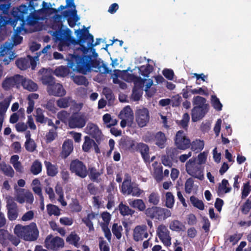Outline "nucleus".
Listing matches in <instances>:
<instances>
[{
    "mask_svg": "<svg viewBox=\"0 0 251 251\" xmlns=\"http://www.w3.org/2000/svg\"><path fill=\"white\" fill-rule=\"evenodd\" d=\"M146 217L152 220L162 221L171 216V211L166 208L157 206L148 207L145 211Z\"/></svg>",
    "mask_w": 251,
    "mask_h": 251,
    "instance_id": "obj_6",
    "label": "nucleus"
},
{
    "mask_svg": "<svg viewBox=\"0 0 251 251\" xmlns=\"http://www.w3.org/2000/svg\"><path fill=\"white\" fill-rule=\"evenodd\" d=\"M77 39L74 38L71 35L67 34L65 35L64 31H57L54 32L55 38L59 41L58 48L59 50H62L63 47H69L71 45H79L80 47L75 51H80L82 54L81 56L86 55L90 49L100 44V39L97 38L94 43V37L89 33V30L83 26V29H78L75 31Z\"/></svg>",
    "mask_w": 251,
    "mask_h": 251,
    "instance_id": "obj_1",
    "label": "nucleus"
},
{
    "mask_svg": "<svg viewBox=\"0 0 251 251\" xmlns=\"http://www.w3.org/2000/svg\"><path fill=\"white\" fill-rule=\"evenodd\" d=\"M155 144L160 149L165 148L167 142V138L165 133L161 131L157 132L154 135Z\"/></svg>",
    "mask_w": 251,
    "mask_h": 251,
    "instance_id": "obj_24",
    "label": "nucleus"
},
{
    "mask_svg": "<svg viewBox=\"0 0 251 251\" xmlns=\"http://www.w3.org/2000/svg\"><path fill=\"white\" fill-rule=\"evenodd\" d=\"M162 163L165 166L171 167L173 165V162H175L166 154L163 155L161 157Z\"/></svg>",
    "mask_w": 251,
    "mask_h": 251,
    "instance_id": "obj_62",
    "label": "nucleus"
},
{
    "mask_svg": "<svg viewBox=\"0 0 251 251\" xmlns=\"http://www.w3.org/2000/svg\"><path fill=\"white\" fill-rule=\"evenodd\" d=\"M118 209L120 213L123 216H132L135 213V210L130 208L128 206L124 204L122 202L119 204Z\"/></svg>",
    "mask_w": 251,
    "mask_h": 251,
    "instance_id": "obj_30",
    "label": "nucleus"
},
{
    "mask_svg": "<svg viewBox=\"0 0 251 251\" xmlns=\"http://www.w3.org/2000/svg\"><path fill=\"white\" fill-rule=\"evenodd\" d=\"M175 203V197L170 192H168L165 194V205L168 208H172Z\"/></svg>",
    "mask_w": 251,
    "mask_h": 251,
    "instance_id": "obj_38",
    "label": "nucleus"
},
{
    "mask_svg": "<svg viewBox=\"0 0 251 251\" xmlns=\"http://www.w3.org/2000/svg\"><path fill=\"white\" fill-rule=\"evenodd\" d=\"M35 11L34 6L32 1H30L28 6L22 5L19 7L13 8L11 15L14 18V22L21 21L24 24L26 21L30 23L33 17L31 15Z\"/></svg>",
    "mask_w": 251,
    "mask_h": 251,
    "instance_id": "obj_5",
    "label": "nucleus"
},
{
    "mask_svg": "<svg viewBox=\"0 0 251 251\" xmlns=\"http://www.w3.org/2000/svg\"><path fill=\"white\" fill-rule=\"evenodd\" d=\"M41 81L44 85L47 86V87H50L55 82L54 77L50 74L43 75L41 77Z\"/></svg>",
    "mask_w": 251,
    "mask_h": 251,
    "instance_id": "obj_36",
    "label": "nucleus"
},
{
    "mask_svg": "<svg viewBox=\"0 0 251 251\" xmlns=\"http://www.w3.org/2000/svg\"><path fill=\"white\" fill-rule=\"evenodd\" d=\"M119 145L122 148L128 150L131 152H135L136 142L135 140L129 137H123L119 141Z\"/></svg>",
    "mask_w": 251,
    "mask_h": 251,
    "instance_id": "obj_19",
    "label": "nucleus"
},
{
    "mask_svg": "<svg viewBox=\"0 0 251 251\" xmlns=\"http://www.w3.org/2000/svg\"><path fill=\"white\" fill-rule=\"evenodd\" d=\"M135 116L136 122L139 127H144L149 122L150 113L147 108L137 109L135 111Z\"/></svg>",
    "mask_w": 251,
    "mask_h": 251,
    "instance_id": "obj_12",
    "label": "nucleus"
},
{
    "mask_svg": "<svg viewBox=\"0 0 251 251\" xmlns=\"http://www.w3.org/2000/svg\"><path fill=\"white\" fill-rule=\"evenodd\" d=\"M211 104L213 108L217 111L222 110L223 105L221 103L219 99L215 96H211Z\"/></svg>",
    "mask_w": 251,
    "mask_h": 251,
    "instance_id": "obj_52",
    "label": "nucleus"
},
{
    "mask_svg": "<svg viewBox=\"0 0 251 251\" xmlns=\"http://www.w3.org/2000/svg\"><path fill=\"white\" fill-rule=\"evenodd\" d=\"M14 233L25 241H34L39 236V231L35 223L32 222L27 226L18 224L15 226Z\"/></svg>",
    "mask_w": 251,
    "mask_h": 251,
    "instance_id": "obj_3",
    "label": "nucleus"
},
{
    "mask_svg": "<svg viewBox=\"0 0 251 251\" xmlns=\"http://www.w3.org/2000/svg\"><path fill=\"white\" fill-rule=\"evenodd\" d=\"M142 94L143 91L142 89L134 87L132 89L131 98L134 101H138L141 98Z\"/></svg>",
    "mask_w": 251,
    "mask_h": 251,
    "instance_id": "obj_50",
    "label": "nucleus"
},
{
    "mask_svg": "<svg viewBox=\"0 0 251 251\" xmlns=\"http://www.w3.org/2000/svg\"><path fill=\"white\" fill-rule=\"evenodd\" d=\"M156 234L164 246L166 247L171 246L172 238L170 231L165 225L161 224L158 226L156 229Z\"/></svg>",
    "mask_w": 251,
    "mask_h": 251,
    "instance_id": "obj_14",
    "label": "nucleus"
},
{
    "mask_svg": "<svg viewBox=\"0 0 251 251\" xmlns=\"http://www.w3.org/2000/svg\"><path fill=\"white\" fill-rule=\"evenodd\" d=\"M45 246L49 250L57 251L64 246V240L58 236L53 237L51 234L47 236L45 240Z\"/></svg>",
    "mask_w": 251,
    "mask_h": 251,
    "instance_id": "obj_11",
    "label": "nucleus"
},
{
    "mask_svg": "<svg viewBox=\"0 0 251 251\" xmlns=\"http://www.w3.org/2000/svg\"><path fill=\"white\" fill-rule=\"evenodd\" d=\"M129 204L133 208L137 209L139 211H145L146 206L145 203L142 199H135L128 201Z\"/></svg>",
    "mask_w": 251,
    "mask_h": 251,
    "instance_id": "obj_26",
    "label": "nucleus"
},
{
    "mask_svg": "<svg viewBox=\"0 0 251 251\" xmlns=\"http://www.w3.org/2000/svg\"><path fill=\"white\" fill-rule=\"evenodd\" d=\"M181 97L179 95H176L173 96L171 100V105L173 107L178 106L181 102Z\"/></svg>",
    "mask_w": 251,
    "mask_h": 251,
    "instance_id": "obj_63",
    "label": "nucleus"
},
{
    "mask_svg": "<svg viewBox=\"0 0 251 251\" xmlns=\"http://www.w3.org/2000/svg\"><path fill=\"white\" fill-rule=\"evenodd\" d=\"M67 67L60 66L55 70L57 76H66L70 73V69L73 72H77L82 74H86L91 69L90 55L81 56L75 51L73 54L69 53L67 56Z\"/></svg>",
    "mask_w": 251,
    "mask_h": 251,
    "instance_id": "obj_2",
    "label": "nucleus"
},
{
    "mask_svg": "<svg viewBox=\"0 0 251 251\" xmlns=\"http://www.w3.org/2000/svg\"><path fill=\"white\" fill-rule=\"evenodd\" d=\"M190 120V116L188 113H185L183 115L182 119L177 124L184 129H187Z\"/></svg>",
    "mask_w": 251,
    "mask_h": 251,
    "instance_id": "obj_54",
    "label": "nucleus"
},
{
    "mask_svg": "<svg viewBox=\"0 0 251 251\" xmlns=\"http://www.w3.org/2000/svg\"><path fill=\"white\" fill-rule=\"evenodd\" d=\"M73 142L72 140H65L62 145V156L66 158L73 151Z\"/></svg>",
    "mask_w": 251,
    "mask_h": 251,
    "instance_id": "obj_23",
    "label": "nucleus"
},
{
    "mask_svg": "<svg viewBox=\"0 0 251 251\" xmlns=\"http://www.w3.org/2000/svg\"><path fill=\"white\" fill-rule=\"evenodd\" d=\"M139 152L145 162H148L150 160V148L147 144L140 142L136 144L135 152Z\"/></svg>",
    "mask_w": 251,
    "mask_h": 251,
    "instance_id": "obj_20",
    "label": "nucleus"
},
{
    "mask_svg": "<svg viewBox=\"0 0 251 251\" xmlns=\"http://www.w3.org/2000/svg\"><path fill=\"white\" fill-rule=\"evenodd\" d=\"M87 121V117L84 113L73 112L68 119V125L71 129L82 128L85 126Z\"/></svg>",
    "mask_w": 251,
    "mask_h": 251,
    "instance_id": "obj_7",
    "label": "nucleus"
},
{
    "mask_svg": "<svg viewBox=\"0 0 251 251\" xmlns=\"http://www.w3.org/2000/svg\"><path fill=\"white\" fill-rule=\"evenodd\" d=\"M149 236L148 227L145 225H138L133 232V238L136 242L141 241Z\"/></svg>",
    "mask_w": 251,
    "mask_h": 251,
    "instance_id": "obj_15",
    "label": "nucleus"
},
{
    "mask_svg": "<svg viewBox=\"0 0 251 251\" xmlns=\"http://www.w3.org/2000/svg\"><path fill=\"white\" fill-rule=\"evenodd\" d=\"M194 180L192 178H188L185 183V191L186 193L190 194L193 189Z\"/></svg>",
    "mask_w": 251,
    "mask_h": 251,
    "instance_id": "obj_60",
    "label": "nucleus"
},
{
    "mask_svg": "<svg viewBox=\"0 0 251 251\" xmlns=\"http://www.w3.org/2000/svg\"><path fill=\"white\" fill-rule=\"evenodd\" d=\"M10 104V100L4 99L0 102V114L4 116V113L6 112Z\"/></svg>",
    "mask_w": 251,
    "mask_h": 251,
    "instance_id": "obj_59",
    "label": "nucleus"
},
{
    "mask_svg": "<svg viewBox=\"0 0 251 251\" xmlns=\"http://www.w3.org/2000/svg\"><path fill=\"white\" fill-rule=\"evenodd\" d=\"M1 170L6 176L12 177L14 175V170L9 165H7L5 163L1 165Z\"/></svg>",
    "mask_w": 251,
    "mask_h": 251,
    "instance_id": "obj_48",
    "label": "nucleus"
},
{
    "mask_svg": "<svg viewBox=\"0 0 251 251\" xmlns=\"http://www.w3.org/2000/svg\"><path fill=\"white\" fill-rule=\"evenodd\" d=\"M153 67L148 64L146 66H141L139 70L141 75L145 77H149L150 74L153 71Z\"/></svg>",
    "mask_w": 251,
    "mask_h": 251,
    "instance_id": "obj_43",
    "label": "nucleus"
},
{
    "mask_svg": "<svg viewBox=\"0 0 251 251\" xmlns=\"http://www.w3.org/2000/svg\"><path fill=\"white\" fill-rule=\"evenodd\" d=\"M70 171L76 176L84 178L88 175V171L84 163L78 159L72 160L70 164Z\"/></svg>",
    "mask_w": 251,
    "mask_h": 251,
    "instance_id": "obj_9",
    "label": "nucleus"
},
{
    "mask_svg": "<svg viewBox=\"0 0 251 251\" xmlns=\"http://www.w3.org/2000/svg\"><path fill=\"white\" fill-rule=\"evenodd\" d=\"M71 78L74 82L77 85H84L87 87L89 84V81L85 76L74 75Z\"/></svg>",
    "mask_w": 251,
    "mask_h": 251,
    "instance_id": "obj_31",
    "label": "nucleus"
},
{
    "mask_svg": "<svg viewBox=\"0 0 251 251\" xmlns=\"http://www.w3.org/2000/svg\"><path fill=\"white\" fill-rule=\"evenodd\" d=\"M87 171L89 177L91 181L96 183L101 181L102 179L100 176L103 173L102 169L99 171L95 167H90Z\"/></svg>",
    "mask_w": 251,
    "mask_h": 251,
    "instance_id": "obj_21",
    "label": "nucleus"
},
{
    "mask_svg": "<svg viewBox=\"0 0 251 251\" xmlns=\"http://www.w3.org/2000/svg\"><path fill=\"white\" fill-rule=\"evenodd\" d=\"M14 45L11 42H6L0 47V56H3L10 53Z\"/></svg>",
    "mask_w": 251,
    "mask_h": 251,
    "instance_id": "obj_34",
    "label": "nucleus"
},
{
    "mask_svg": "<svg viewBox=\"0 0 251 251\" xmlns=\"http://www.w3.org/2000/svg\"><path fill=\"white\" fill-rule=\"evenodd\" d=\"M85 141L82 145V150L85 152H89L94 144V141L89 136H85Z\"/></svg>",
    "mask_w": 251,
    "mask_h": 251,
    "instance_id": "obj_47",
    "label": "nucleus"
},
{
    "mask_svg": "<svg viewBox=\"0 0 251 251\" xmlns=\"http://www.w3.org/2000/svg\"><path fill=\"white\" fill-rule=\"evenodd\" d=\"M192 103L194 107L191 110L192 120L196 122L202 119L208 112L209 104L205 98L199 96L194 97Z\"/></svg>",
    "mask_w": 251,
    "mask_h": 251,
    "instance_id": "obj_4",
    "label": "nucleus"
},
{
    "mask_svg": "<svg viewBox=\"0 0 251 251\" xmlns=\"http://www.w3.org/2000/svg\"><path fill=\"white\" fill-rule=\"evenodd\" d=\"M47 210L49 215L58 216L60 214V209L56 205L49 204L47 205Z\"/></svg>",
    "mask_w": 251,
    "mask_h": 251,
    "instance_id": "obj_46",
    "label": "nucleus"
},
{
    "mask_svg": "<svg viewBox=\"0 0 251 251\" xmlns=\"http://www.w3.org/2000/svg\"><path fill=\"white\" fill-rule=\"evenodd\" d=\"M87 133L98 142L101 139V132L96 124L89 123L86 128Z\"/></svg>",
    "mask_w": 251,
    "mask_h": 251,
    "instance_id": "obj_18",
    "label": "nucleus"
},
{
    "mask_svg": "<svg viewBox=\"0 0 251 251\" xmlns=\"http://www.w3.org/2000/svg\"><path fill=\"white\" fill-rule=\"evenodd\" d=\"M169 228L173 231H184L185 229V226L178 220L172 221L170 225Z\"/></svg>",
    "mask_w": 251,
    "mask_h": 251,
    "instance_id": "obj_32",
    "label": "nucleus"
},
{
    "mask_svg": "<svg viewBox=\"0 0 251 251\" xmlns=\"http://www.w3.org/2000/svg\"><path fill=\"white\" fill-rule=\"evenodd\" d=\"M190 201L192 205L201 210L204 208V205L202 201L199 200L196 197L192 196L190 198Z\"/></svg>",
    "mask_w": 251,
    "mask_h": 251,
    "instance_id": "obj_45",
    "label": "nucleus"
},
{
    "mask_svg": "<svg viewBox=\"0 0 251 251\" xmlns=\"http://www.w3.org/2000/svg\"><path fill=\"white\" fill-rule=\"evenodd\" d=\"M251 191V186L250 181H248L244 184L241 193L242 199H245L250 193Z\"/></svg>",
    "mask_w": 251,
    "mask_h": 251,
    "instance_id": "obj_55",
    "label": "nucleus"
},
{
    "mask_svg": "<svg viewBox=\"0 0 251 251\" xmlns=\"http://www.w3.org/2000/svg\"><path fill=\"white\" fill-rule=\"evenodd\" d=\"M204 146V143L203 140L196 139L191 143V149L194 151L200 152L202 151Z\"/></svg>",
    "mask_w": 251,
    "mask_h": 251,
    "instance_id": "obj_35",
    "label": "nucleus"
},
{
    "mask_svg": "<svg viewBox=\"0 0 251 251\" xmlns=\"http://www.w3.org/2000/svg\"><path fill=\"white\" fill-rule=\"evenodd\" d=\"M87 189L89 193L94 196H96L100 193V191L94 183H90L87 186Z\"/></svg>",
    "mask_w": 251,
    "mask_h": 251,
    "instance_id": "obj_53",
    "label": "nucleus"
},
{
    "mask_svg": "<svg viewBox=\"0 0 251 251\" xmlns=\"http://www.w3.org/2000/svg\"><path fill=\"white\" fill-rule=\"evenodd\" d=\"M130 188L126 193L128 195H131L135 197H139L143 193V190L140 189L135 183Z\"/></svg>",
    "mask_w": 251,
    "mask_h": 251,
    "instance_id": "obj_39",
    "label": "nucleus"
},
{
    "mask_svg": "<svg viewBox=\"0 0 251 251\" xmlns=\"http://www.w3.org/2000/svg\"><path fill=\"white\" fill-rule=\"evenodd\" d=\"M44 164L46 168L47 174L48 176L53 177L58 173V167L56 165L52 164L50 162L45 161Z\"/></svg>",
    "mask_w": 251,
    "mask_h": 251,
    "instance_id": "obj_29",
    "label": "nucleus"
},
{
    "mask_svg": "<svg viewBox=\"0 0 251 251\" xmlns=\"http://www.w3.org/2000/svg\"><path fill=\"white\" fill-rule=\"evenodd\" d=\"M47 90L50 95L55 97H63L66 93L62 84L55 82L50 87H47Z\"/></svg>",
    "mask_w": 251,
    "mask_h": 251,
    "instance_id": "obj_17",
    "label": "nucleus"
},
{
    "mask_svg": "<svg viewBox=\"0 0 251 251\" xmlns=\"http://www.w3.org/2000/svg\"><path fill=\"white\" fill-rule=\"evenodd\" d=\"M93 67H98L99 69H100L102 68V70L101 71V73L104 74H108L111 71L108 69V68L107 67L106 65L104 63L102 62L101 64L99 61L96 60L94 62ZM101 71V70H100Z\"/></svg>",
    "mask_w": 251,
    "mask_h": 251,
    "instance_id": "obj_57",
    "label": "nucleus"
},
{
    "mask_svg": "<svg viewBox=\"0 0 251 251\" xmlns=\"http://www.w3.org/2000/svg\"><path fill=\"white\" fill-rule=\"evenodd\" d=\"M229 184L227 180L223 179L221 183L219 184L217 193L219 196L223 194L229 193L231 190V187H229Z\"/></svg>",
    "mask_w": 251,
    "mask_h": 251,
    "instance_id": "obj_25",
    "label": "nucleus"
},
{
    "mask_svg": "<svg viewBox=\"0 0 251 251\" xmlns=\"http://www.w3.org/2000/svg\"><path fill=\"white\" fill-rule=\"evenodd\" d=\"M42 165L38 160L34 161L31 166V172L34 175L39 174L42 171Z\"/></svg>",
    "mask_w": 251,
    "mask_h": 251,
    "instance_id": "obj_42",
    "label": "nucleus"
},
{
    "mask_svg": "<svg viewBox=\"0 0 251 251\" xmlns=\"http://www.w3.org/2000/svg\"><path fill=\"white\" fill-rule=\"evenodd\" d=\"M127 78L131 81H133L134 83V86L139 89H142L143 87L144 82L147 79H142L140 76H137L134 74H128Z\"/></svg>",
    "mask_w": 251,
    "mask_h": 251,
    "instance_id": "obj_28",
    "label": "nucleus"
},
{
    "mask_svg": "<svg viewBox=\"0 0 251 251\" xmlns=\"http://www.w3.org/2000/svg\"><path fill=\"white\" fill-rule=\"evenodd\" d=\"M16 64L18 68L22 70H25L30 67L29 60L25 58L17 59L16 61Z\"/></svg>",
    "mask_w": 251,
    "mask_h": 251,
    "instance_id": "obj_37",
    "label": "nucleus"
},
{
    "mask_svg": "<svg viewBox=\"0 0 251 251\" xmlns=\"http://www.w3.org/2000/svg\"><path fill=\"white\" fill-rule=\"evenodd\" d=\"M62 19V16L61 15H59V14H55L53 17L54 22H53V24L52 25L53 28H55L54 27H56V26L58 28V30H57L53 32V35L54 37H55V36H54L55 32L59 31V30L63 31V29H61L62 26L63 25ZM63 31H64L65 32V35L67 34L71 35L70 33L71 32L70 29H68L67 31H65L64 30H63Z\"/></svg>",
    "mask_w": 251,
    "mask_h": 251,
    "instance_id": "obj_27",
    "label": "nucleus"
},
{
    "mask_svg": "<svg viewBox=\"0 0 251 251\" xmlns=\"http://www.w3.org/2000/svg\"><path fill=\"white\" fill-rule=\"evenodd\" d=\"M162 74L168 80H172L174 78V73L171 69H165L163 70Z\"/></svg>",
    "mask_w": 251,
    "mask_h": 251,
    "instance_id": "obj_64",
    "label": "nucleus"
},
{
    "mask_svg": "<svg viewBox=\"0 0 251 251\" xmlns=\"http://www.w3.org/2000/svg\"><path fill=\"white\" fill-rule=\"evenodd\" d=\"M123 227L121 225H118L117 223H114L112 227V232L113 235L118 240L122 237V232L123 231Z\"/></svg>",
    "mask_w": 251,
    "mask_h": 251,
    "instance_id": "obj_40",
    "label": "nucleus"
},
{
    "mask_svg": "<svg viewBox=\"0 0 251 251\" xmlns=\"http://www.w3.org/2000/svg\"><path fill=\"white\" fill-rule=\"evenodd\" d=\"M179 149L177 147L171 148L170 149H166V155H167L171 159H172L174 161H176L177 156L179 154Z\"/></svg>",
    "mask_w": 251,
    "mask_h": 251,
    "instance_id": "obj_41",
    "label": "nucleus"
},
{
    "mask_svg": "<svg viewBox=\"0 0 251 251\" xmlns=\"http://www.w3.org/2000/svg\"><path fill=\"white\" fill-rule=\"evenodd\" d=\"M241 211L242 214L247 215L251 209V198H249L241 206Z\"/></svg>",
    "mask_w": 251,
    "mask_h": 251,
    "instance_id": "obj_49",
    "label": "nucleus"
},
{
    "mask_svg": "<svg viewBox=\"0 0 251 251\" xmlns=\"http://www.w3.org/2000/svg\"><path fill=\"white\" fill-rule=\"evenodd\" d=\"M79 240L80 237L75 232H71L66 238L67 242L76 248H78L79 246Z\"/></svg>",
    "mask_w": 251,
    "mask_h": 251,
    "instance_id": "obj_33",
    "label": "nucleus"
},
{
    "mask_svg": "<svg viewBox=\"0 0 251 251\" xmlns=\"http://www.w3.org/2000/svg\"><path fill=\"white\" fill-rule=\"evenodd\" d=\"M22 80V75H15L10 77H6L2 83V87L5 91H8L13 87L20 88Z\"/></svg>",
    "mask_w": 251,
    "mask_h": 251,
    "instance_id": "obj_13",
    "label": "nucleus"
},
{
    "mask_svg": "<svg viewBox=\"0 0 251 251\" xmlns=\"http://www.w3.org/2000/svg\"><path fill=\"white\" fill-rule=\"evenodd\" d=\"M69 113L65 110H62L57 114V118L63 123H66L69 118Z\"/></svg>",
    "mask_w": 251,
    "mask_h": 251,
    "instance_id": "obj_61",
    "label": "nucleus"
},
{
    "mask_svg": "<svg viewBox=\"0 0 251 251\" xmlns=\"http://www.w3.org/2000/svg\"><path fill=\"white\" fill-rule=\"evenodd\" d=\"M25 147L27 151L32 152L35 151L37 146L35 142L33 140L28 142H25Z\"/></svg>",
    "mask_w": 251,
    "mask_h": 251,
    "instance_id": "obj_58",
    "label": "nucleus"
},
{
    "mask_svg": "<svg viewBox=\"0 0 251 251\" xmlns=\"http://www.w3.org/2000/svg\"><path fill=\"white\" fill-rule=\"evenodd\" d=\"M190 92L192 94H200L203 96H208L209 95L208 89L205 86L200 87L198 89H191Z\"/></svg>",
    "mask_w": 251,
    "mask_h": 251,
    "instance_id": "obj_56",
    "label": "nucleus"
},
{
    "mask_svg": "<svg viewBox=\"0 0 251 251\" xmlns=\"http://www.w3.org/2000/svg\"><path fill=\"white\" fill-rule=\"evenodd\" d=\"M69 97H65L59 99L56 101L57 106L61 108H67L70 106Z\"/></svg>",
    "mask_w": 251,
    "mask_h": 251,
    "instance_id": "obj_51",
    "label": "nucleus"
},
{
    "mask_svg": "<svg viewBox=\"0 0 251 251\" xmlns=\"http://www.w3.org/2000/svg\"><path fill=\"white\" fill-rule=\"evenodd\" d=\"M175 145L177 149L184 151L191 146V140L183 130L178 131L174 139Z\"/></svg>",
    "mask_w": 251,
    "mask_h": 251,
    "instance_id": "obj_10",
    "label": "nucleus"
},
{
    "mask_svg": "<svg viewBox=\"0 0 251 251\" xmlns=\"http://www.w3.org/2000/svg\"><path fill=\"white\" fill-rule=\"evenodd\" d=\"M148 201L153 206H157L160 202V196L158 193L152 192L148 197Z\"/></svg>",
    "mask_w": 251,
    "mask_h": 251,
    "instance_id": "obj_44",
    "label": "nucleus"
},
{
    "mask_svg": "<svg viewBox=\"0 0 251 251\" xmlns=\"http://www.w3.org/2000/svg\"><path fill=\"white\" fill-rule=\"evenodd\" d=\"M6 206L8 219L10 221L15 220L18 216V208L17 203L12 200H9L7 201Z\"/></svg>",
    "mask_w": 251,
    "mask_h": 251,
    "instance_id": "obj_16",
    "label": "nucleus"
},
{
    "mask_svg": "<svg viewBox=\"0 0 251 251\" xmlns=\"http://www.w3.org/2000/svg\"><path fill=\"white\" fill-rule=\"evenodd\" d=\"M186 171L191 176L201 180L204 178L203 170L201 165L196 163V158L189 159L185 164Z\"/></svg>",
    "mask_w": 251,
    "mask_h": 251,
    "instance_id": "obj_8",
    "label": "nucleus"
},
{
    "mask_svg": "<svg viewBox=\"0 0 251 251\" xmlns=\"http://www.w3.org/2000/svg\"><path fill=\"white\" fill-rule=\"evenodd\" d=\"M24 89L30 92L36 91L38 89V85L31 79H27L22 75V80L21 83Z\"/></svg>",
    "mask_w": 251,
    "mask_h": 251,
    "instance_id": "obj_22",
    "label": "nucleus"
}]
</instances>
